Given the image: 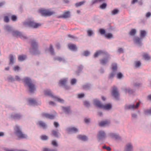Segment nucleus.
Listing matches in <instances>:
<instances>
[{"mask_svg": "<svg viewBox=\"0 0 151 151\" xmlns=\"http://www.w3.org/2000/svg\"><path fill=\"white\" fill-rule=\"evenodd\" d=\"M24 86L27 88L29 92L31 93H33L35 91L36 88L34 84L32 83L31 79L25 77L24 78Z\"/></svg>", "mask_w": 151, "mask_h": 151, "instance_id": "obj_1", "label": "nucleus"}, {"mask_svg": "<svg viewBox=\"0 0 151 151\" xmlns=\"http://www.w3.org/2000/svg\"><path fill=\"white\" fill-rule=\"evenodd\" d=\"M31 48L29 49V52L32 55H37L40 54V52L38 49V42L36 40H33L31 43Z\"/></svg>", "mask_w": 151, "mask_h": 151, "instance_id": "obj_2", "label": "nucleus"}, {"mask_svg": "<svg viewBox=\"0 0 151 151\" xmlns=\"http://www.w3.org/2000/svg\"><path fill=\"white\" fill-rule=\"evenodd\" d=\"M14 134L20 139L27 138V136L23 134L22 131L21 127L18 124H16L14 129Z\"/></svg>", "mask_w": 151, "mask_h": 151, "instance_id": "obj_3", "label": "nucleus"}, {"mask_svg": "<svg viewBox=\"0 0 151 151\" xmlns=\"http://www.w3.org/2000/svg\"><path fill=\"white\" fill-rule=\"evenodd\" d=\"M45 95L48 96L52 98L54 101H58L61 103H63L64 100L60 97L54 95L53 93L50 90H47L44 91Z\"/></svg>", "mask_w": 151, "mask_h": 151, "instance_id": "obj_4", "label": "nucleus"}, {"mask_svg": "<svg viewBox=\"0 0 151 151\" xmlns=\"http://www.w3.org/2000/svg\"><path fill=\"white\" fill-rule=\"evenodd\" d=\"M24 25L26 27H29L32 28L36 29L41 25L40 23H37L34 21L27 20L23 22Z\"/></svg>", "mask_w": 151, "mask_h": 151, "instance_id": "obj_5", "label": "nucleus"}, {"mask_svg": "<svg viewBox=\"0 0 151 151\" xmlns=\"http://www.w3.org/2000/svg\"><path fill=\"white\" fill-rule=\"evenodd\" d=\"M40 12L42 16L45 17L50 16L56 13L54 11H51L50 9H42L40 10Z\"/></svg>", "mask_w": 151, "mask_h": 151, "instance_id": "obj_6", "label": "nucleus"}, {"mask_svg": "<svg viewBox=\"0 0 151 151\" xmlns=\"http://www.w3.org/2000/svg\"><path fill=\"white\" fill-rule=\"evenodd\" d=\"M139 104V102H137L135 105L132 104H127L124 106V109L126 111H134L138 108Z\"/></svg>", "mask_w": 151, "mask_h": 151, "instance_id": "obj_7", "label": "nucleus"}, {"mask_svg": "<svg viewBox=\"0 0 151 151\" xmlns=\"http://www.w3.org/2000/svg\"><path fill=\"white\" fill-rule=\"evenodd\" d=\"M10 118L14 120H19L22 119L23 115L19 113H13L10 115Z\"/></svg>", "mask_w": 151, "mask_h": 151, "instance_id": "obj_8", "label": "nucleus"}, {"mask_svg": "<svg viewBox=\"0 0 151 151\" xmlns=\"http://www.w3.org/2000/svg\"><path fill=\"white\" fill-rule=\"evenodd\" d=\"M4 29L6 31L12 34L14 36L16 31L15 30L12 26L9 25H4Z\"/></svg>", "mask_w": 151, "mask_h": 151, "instance_id": "obj_9", "label": "nucleus"}, {"mask_svg": "<svg viewBox=\"0 0 151 151\" xmlns=\"http://www.w3.org/2000/svg\"><path fill=\"white\" fill-rule=\"evenodd\" d=\"M105 56V58H103L100 60V64L103 65H106L109 62V60L111 58L110 55L108 53Z\"/></svg>", "mask_w": 151, "mask_h": 151, "instance_id": "obj_10", "label": "nucleus"}, {"mask_svg": "<svg viewBox=\"0 0 151 151\" xmlns=\"http://www.w3.org/2000/svg\"><path fill=\"white\" fill-rule=\"evenodd\" d=\"M65 131L68 133H76L79 132V130L77 128L70 127L66 128Z\"/></svg>", "mask_w": 151, "mask_h": 151, "instance_id": "obj_11", "label": "nucleus"}, {"mask_svg": "<svg viewBox=\"0 0 151 151\" xmlns=\"http://www.w3.org/2000/svg\"><path fill=\"white\" fill-rule=\"evenodd\" d=\"M14 36H19L21 39L23 40H27L28 39V37L24 33L17 31H16Z\"/></svg>", "mask_w": 151, "mask_h": 151, "instance_id": "obj_12", "label": "nucleus"}, {"mask_svg": "<svg viewBox=\"0 0 151 151\" xmlns=\"http://www.w3.org/2000/svg\"><path fill=\"white\" fill-rule=\"evenodd\" d=\"M108 136L110 138L116 140H120L121 139V137L118 133H116L110 132Z\"/></svg>", "mask_w": 151, "mask_h": 151, "instance_id": "obj_13", "label": "nucleus"}, {"mask_svg": "<svg viewBox=\"0 0 151 151\" xmlns=\"http://www.w3.org/2000/svg\"><path fill=\"white\" fill-rule=\"evenodd\" d=\"M133 143L131 142H127L124 147V151H133Z\"/></svg>", "mask_w": 151, "mask_h": 151, "instance_id": "obj_14", "label": "nucleus"}, {"mask_svg": "<svg viewBox=\"0 0 151 151\" xmlns=\"http://www.w3.org/2000/svg\"><path fill=\"white\" fill-rule=\"evenodd\" d=\"M106 137V134L103 130L99 131L98 133V138L99 140H102Z\"/></svg>", "mask_w": 151, "mask_h": 151, "instance_id": "obj_15", "label": "nucleus"}, {"mask_svg": "<svg viewBox=\"0 0 151 151\" xmlns=\"http://www.w3.org/2000/svg\"><path fill=\"white\" fill-rule=\"evenodd\" d=\"M112 94L116 99L118 100L119 99V93L116 87H113Z\"/></svg>", "mask_w": 151, "mask_h": 151, "instance_id": "obj_16", "label": "nucleus"}, {"mask_svg": "<svg viewBox=\"0 0 151 151\" xmlns=\"http://www.w3.org/2000/svg\"><path fill=\"white\" fill-rule=\"evenodd\" d=\"M108 53L105 51L102 50H98L96 51L94 53L93 57L94 58H97L99 56L102 55H105Z\"/></svg>", "mask_w": 151, "mask_h": 151, "instance_id": "obj_17", "label": "nucleus"}, {"mask_svg": "<svg viewBox=\"0 0 151 151\" xmlns=\"http://www.w3.org/2000/svg\"><path fill=\"white\" fill-rule=\"evenodd\" d=\"M70 12L69 11H65L64 12L63 14L59 16L58 18L66 19L70 17Z\"/></svg>", "mask_w": 151, "mask_h": 151, "instance_id": "obj_18", "label": "nucleus"}, {"mask_svg": "<svg viewBox=\"0 0 151 151\" xmlns=\"http://www.w3.org/2000/svg\"><path fill=\"white\" fill-rule=\"evenodd\" d=\"M143 39L141 37H135L134 39V41L135 44H136L138 46H141L142 45V40Z\"/></svg>", "mask_w": 151, "mask_h": 151, "instance_id": "obj_19", "label": "nucleus"}, {"mask_svg": "<svg viewBox=\"0 0 151 151\" xmlns=\"http://www.w3.org/2000/svg\"><path fill=\"white\" fill-rule=\"evenodd\" d=\"M28 101L29 105H38L41 104V102L40 101L37 102L33 99H29Z\"/></svg>", "mask_w": 151, "mask_h": 151, "instance_id": "obj_20", "label": "nucleus"}, {"mask_svg": "<svg viewBox=\"0 0 151 151\" xmlns=\"http://www.w3.org/2000/svg\"><path fill=\"white\" fill-rule=\"evenodd\" d=\"M93 102V104L95 106L101 109L103 104L99 100L97 99H94Z\"/></svg>", "mask_w": 151, "mask_h": 151, "instance_id": "obj_21", "label": "nucleus"}, {"mask_svg": "<svg viewBox=\"0 0 151 151\" xmlns=\"http://www.w3.org/2000/svg\"><path fill=\"white\" fill-rule=\"evenodd\" d=\"M123 91L126 93H128L129 94H132L134 93L135 90L132 89L129 87L124 88L123 89Z\"/></svg>", "mask_w": 151, "mask_h": 151, "instance_id": "obj_22", "label": "nucleus"}, {"mask_svg": "<svg viewBox=\"0 0 151 151\" xmlns=\"http://www.w3.org/2000/svg\"><path fill=\"white\" fill-rule=\"evenodd\" d=\"M16 61V57L15 55L12 54L9 55V64L11 65H13Z\"/></svg>", "mask_w": 151, "mask_h": 151, "instance_id": "obj_23", "label": "nucleus"}, {"mask_svg": "<svg viewBox=\"0 0 151 151\" xmlns=\"http://www.w3.org/2000/svg\"><path fill=\"white\" fill-rule=\"evenodd\" d=\"M37 124L41 128H42L43 129H45L47 127V125L46 123L42 121H39L37 123Z\"/></svg>", "mask_w": 151, "mask_h": 151, "instance_id": "obj_24", "label": "nucleus"}, {"mask_svg": "<svg viewBox=\"0 0 151 151\" xmlns=\"http://www.w3.org/2000/svg\"><path fill=\"white\" fill-rule=\"evenodd\" d=\"M92 85L90 83H86L82 85L81 86L82 88L85 90H89L91 89Z\"/></svg>", "mask_w": 151, "mask_h": 151, "instance_id": "obj_25", "label": "nucleus"}, {"mask_svg": "<svg viewBox=\"0 0 151 151\" xmlns=\"http://www.w3.org/2000/svg\"><path fill=\"white\" fill-rule=\"evenodd\" d=\"M42 115L43 117H45L47 118L51 119H53L55 118V116L53 115L45 113H42Z\"/></svg>", "mask_w": 151, "mask_h": 151, "instance_id": "obj_26", "label": "nucleus"}, {"mask_svg": "<svg viewBox=\"0 0 151 151\" xmlns=\"http://www.w3.org/2000/svg\"><path fill=\"white\" fill-rule=\"evenodd\" d=\"M68 46L69 49L72 51H76L78 50V48L76 45L70 44Z\"/></svg>", "mask_w": 151, "mask_h": 151, "instance_id": "obj_27", "label": "nucleus"}, {"mask_svg": "<svg viewBox=\"0 0 151 151\" xmlns=\"http://www.w3.org/2000/svg\"><path fill=\"white\" fill-rule=\"evenodd\" d=\"M51 134L56 138H58L60 136V133L58 132V130H53L51 131Z\"/></svg>", "mask_w": 151, "mask_h": 151, "instance_id": "obj_28", "label": "nucleus"}, {"mask_svg": "<svg viewBox=\"0 0 151 151\" xmlns=\"http://www.w3.org/2000/svg\"><path fill=\"white\" fill-rule=\"evenodd\" d=\"M87 34L88 36L91 37L94 35V31L91 28H88L86 30Z\"/></svg>", "mask_w": 151, "mask_h": 151, "instance_id": "obj_29", "label": "nucleus"}, {"mask_svg": "<svg viewBox=\"0 0 151 151\" xmlns=\"http://www.w3.org/2000/svg\"><path fill=\"white\" fill-rule=\"evenodd\" d=\"M68 78H65L60 80L59 81V83L62 86H65L68 81Z\"/></svg>", "mask_w": 151, "mask_h": 151, "instance_id": "obj_30", "label": "nucleus"}, {"mask_svg": "<svg viewBox=\"0 0 151 151\" xmlns=\"http://www.w3.org/2000/svg\"><path fill=\"white\" fill-rule=\"evenodd\" d=\"M78 138L81 140L85 141L88 140V137L85 135H79L77 137Z\"/></svg>", "mask_w": 151, "mask_h": 151, "instance_id": "obj_31", "label": "nucleus"}, {"mask_svg": "<svg viewBox=\"0 0 151 151\" xmlns=\"http://www.w3.org/2000/svg\"><path fill=\"white\" fill-rule=\"evenodd\" d=\"M112 108V106L111 104H107L104 105H102V107L101 109L106 110H109L111 109Z\"/></svg>", "mask_w": 151, "mask_h": 151, "instance_id": "obj_32", "label": "nucleus"}, {"mask_svg": "<svg viewBox=\"0 0 151 151\" xmlns=\"http://www.w3.org/2000/svg\"><path fill=\"white\" fill-rule=\"evenodd\" d=\"M142 56L145 61H150L151 60V57L147 54L144 53L142 55Z\"/></svg>", "mask_w": 151, "mask_h": 151, "instance_id": "obj_33", "label": "nucleus"}, {"mask_svg": "<svg viewBox=\"0 0 151 151\" xmlns=\"http://www.w3.org/2000/svg\"><path fill=\"white\" fill-rule=\"evenodd\" d=\"M140 32V37L142 39L145 38L147 34V32L145 30H141Z\"/></svg>", "mask_w": 151, "mask_h": 151, "instance_id": "obj_34", "label": "nucleus"}, {"mask_svg": "<svg viewBox=\"0 0 151 151\" xmlns=\"http://www.w3.org/2000/svg\"><path fill=\"white\" fill-rule=\"evenodd\" d=\"M62 110L66 114H69L70 112V108L69 107H63Z\"/></svg>", "mask_w": 151, "mask_h": 151, "instance_id": "obj_35", "label": "nucleus"}, {"mask_svg": "<svg viewBox=\"0 0 151 151\" xmlns=\"http://www.w3.org/2000/svg\"><path fill=\"white\" fill-rule=\"evenodd\" d=\"M141 65V63L139 61L134 62V67L136 68H139Z\"/></svg>", "mask_w": 151, "mask_h": 151, "instance_id": "obj_36", "label": "nucleus"}, {"mask_svg": "<svg viewBox=\"0 0 151 151\" xmlns=\"http://www.w3.org/2000/svg\"><path fill=\"white\" fill-rule=\"evenodd\" d=\"M54 60H57L60 62H65V59L64 58H62L59 56L54 57Z\"/></svg>", "mask_w": 151, "mask_h": 151, "instance_id": "obj_37", "label": "nucleus"}, {"mask_svg": "<svg viewBox=\"0 0 151 151\" xmlns=\"http://www.w3.org/2000/svg\"><path fill=\"white\" fill-rule=\"evenodd\" d=\"M110 124V122L107 121L101 122L99 123V126H108Z\"/></svg>", "mask_w": 151, "mask_h": 151, "instance_id": "obj_38", "label": "nucleus"}, {"mask_svg": "<svg viewBox=\"0 0 151 151\" xmlns=\"http://www.w3.org/2000/svg\"><path fill=\"white\" fill-rule=\"evenodd\" d=\"M137 33V30L135 29H132L129 32V35L131 36H134Z\"/></svg>", "mask_w": 151, "mask_h": 151, "instance_id": "obj_39", "label": "nucleus"}, {"mask_svg": "<svg viewBox=\"0 0 151 151\" xmlns=\"http://www.w3.org/2000/svg\"><path fill=\"white\" fill-rule=\"evenodd\" d=\"M86 2L85 0H83L81 1L78 2L75 4V5L76 7H78L79 6L83 5Z\"/></svg>", "mask_w": 151, "mask_h": 151, "instance_id": "obj_40", "label": "nucleus"}, {"mask_svg": "<svg viewBox=\"0 0 151 151\" xmlns=\"http://www.w3.org/2000/svg\"><path fill=\"white\" fill-rule=\"evenodd\" d=\"M111 68L112 71L117 72V64L116 63H114L111 65Z\"/></svg>", "mask_w": 151, "mask_h": 151, "instance_id": "obj_41", "label": "nucleus"}, {"mask_svg": "<svg viewBox=\"0 0 151 151\" xmlns=\"http://www.w3.org/2000/svg\"><path fill=\"white\" fill-rule=\"evenodd\" d=\"M14 77L11 75H9L7 77V79L8 82H13L15 81Z\"/></svg>", "mask_w": 151, "mask_h": 151, "instance_id": "obj_42", "label": "nucleus"}, {"mask_svg": "<svg viewBox=\"0 0 151 151\" xmlns=\"http://www.w3.org/2000/svg\"><path fill=\"white\" fill-rule=\"evenodd\" d=\"M26 56L24 55H21L18 56V60L19 61H22L25 60Z\"/></svg>", "mask_w": 151, "mask_h": 151, "instance_id": "obj_43", "label": "nucleus"}, {"mask_svg": "<svg viewBox=\"0 0 151 151\" xmlns=\"http://www.w3.org/2000/svg\"><path fill=\"white\" fill-rule=\"evenodd\" d=\"M105 37L108 39H110L113 38V34L111 33H108L106 34L104 36Z\"/></svg>", "mask_w": 151, "mask_h": 151, "instance_id": "obj_44", "label": "nucleus"}, {"mask_svg": "<svg viewBox=\"0 0 151 151\" xmlns=\"http://www.w3.org/2000/svg\"><path fill=\"white\" fill-rule=\"evenodd\" d=\"M119 12V10L117 9H115L112 11L111 14L114 15L118 14Z\"/></svg>", "mask_w": 151, "mask_h": 151, "instance_id": "obj_45", "label": "nucleus"}, {"mask_svg": "<svg viewBox=\"0 0 151 151\" xmlns=\"http://www.w3.org/2000/svg\"><path fill=\"white\" fill-rule=\"evenodd\" d=\"M49 50L50 54L52 55H54L55 54L54 51V49L53 48V46L52 45H50L49 48Z\"/></svg>", "mask_w": 151, "mask_h": 151, "instance_id": "obj_46", "label": "nucleus"}, {"mask_svg": "<svg viewBox=\"0 0 151 151\" xmlns=\"http://www.w3.org/2000/svg\"><path fill=\"white\" fill-rule=\"evenodd\" d=\"M116 77L117 79H121L123 78L124 76L121 73L118 72L117 73Z\"/></svg>", "mask_w": 151, "mask_h": 151, "instance_id": "obj_47", "label": "nucleus"}, {"mask_svg": "<svg viewBox=\"0 0 151 151\" xmlns=\"http://www.w3.org/2000/svg\"><path fill=\"white\" fill-rule=\"evenodd\" d=\"M116 73V72L112 71L109 74V78L110 79H112Z\"/></svg>", "mask_w": 151, "mask_h": 151, "instance_id": "obj_48", "label": "nucleus"}, {"mask_svg": "<svg viewBox=\"0 0 151 151\" xmlns=\"http://www.w3.org/2000/svg\"><path fill=\"white\" fill-rule=\"evenodd\" d=\"M15 81H17L18 82H20L22 81H23L24 82V79H22L19 76H16L14 77Z\"/></svg>", "mask_w": 151, "mask_h": 151, "instance_id": "obj_49", "label": "nucleus"}, {"mask_svg": "<svg viewBox=\"0 0 151 151\" xmlns=\"http://www.w3.org/2000/svg\"><path fill=\"white\" fill-rule=\"evenodd\" d=\"M124 50L123 48L120 47H118L117 52L119 54H121L123 53L124 52Z\"/></svg>", "mask_w": 151, "mask_h": 151, "instance_id": "obj_50", "label": "nucleus"}, {"mask_svg": "<svg viewBox=\"0 0 151 151\" xmlns=\"http://www.w3.org/2000/svg\"><path fill=\"white\" fill-rule=\"evenodd\" d=\"M99 32L100 34L102 35H104L105 36L106 34V31L105 29H99Z\"/></svg>", "mask_w": 151, "mask_h": 151, "instance_id": "obj_51", "label": "nucleus"}, {"mask_svg": "<svg viewBox=\"0 0 151 151\" xmlns=\"http://www.w3.org/2000/svg\"><path fill=\"white\" fill-rule=\"evenodd\" d=\"M107 4L106 3H103L100 6V8L102 9H105L107 6Z\"/></svg>", "mask_w": 151, "mask_h": 151, "instance_id": "obj_52", "label": "nucleus"}, {"mask_svg": "<svg viewBox=\"0 0 151 151\" xmlns=\"http://www.w3.org/2000/svg\"><path fill=\"white\" fill-rule=\"evenodd\" d=\"M84 105L87 107H89L90 106V104L89 102L88 101H83Z\"/></svg>", "mask_w": 151, "mask_h": 151, "instance_id": "obj_53", "label": "nucleus"}, {"mask_svg": "<svg viewBox=\"0 0 151 151\" xmlns=\"http://www.w3.org/2000/svg\"><path fill=\"white\" fill-rule=\"evenodd\" d=\"M13 69L14 71L18 72L20 70V68L18 66L16 65L14 66Z\"/></svg>", "mask_w": 151, "mask_h": 151, "instance_id": "obj_54", "label": "nucleus"}, {"mask_svg": "<svg viewBox=\"0 0 151 151\" xmlns=\"http://www.w3.org/2000/svg\"><path fill=\"white\" fill-rule=\"evenodd\" d=\"M51 144L54 147H56L58 146V145L56 141L55 140L52 141Z\"/></svg>", "mask_w": 151, "mask_h": 151, "instance_id": "obj_55", "label": "nucleus"}, {"mask_svg": "<svg viewBox=\"0 0 151 151\" xmlns=\"http://www.w3.org/2000/svg\"><path fill=\"white\" fill-rule=\"evenodd\" d=\"M90 54V52L88 50H86L83 52V55L84 56H88Z\"/></svg>", "mask_w": 151, "mask_h": 151, "instance_id": "obj_56", "label": "nucleus"}, {"mask_svg": "<svg viewBox=\"0 0 151 151\" xmlns=\"http://www.w3.org/2000/svg\"><path fill=\"white\" fill-rule=\"evenodd\" d=\"M83 68V66L82 65H80L78 68V71L76 72V73L78 75H79L78 73L82 70Z\"/></svg>", "mask_w": 151, "mask_h": 151, "instance_id": "obj_57", "label": "nucleus"}, {"mask_svg": "<svg viewBox=\"0 0 151 151\" xmlns=\"http://www.w3.org/2000/svg\"><path fill=\"white\" fill-rule=\"evenodd\" d=\"M144 113L146 115L151 114V110H146L144 111Z\"/></svg>", "mask_w": 151, "mask_h": 151, "instance_id": "obj_58", "label": "nucleus"}, {"mask_svg": "<svg viewBox=\"0 0 151 151\" xmlns=\"http://www.w3.org/2000/svg\"><path fill=\"white\" fill-rule=\"evenodd\" d=\"M42 151H55L52 149H50L47 148H44L42 149Z\"/></svg>", "mask_w": 151, "mask_h": 151, "instance_id": "obj_59", "label": "nucleus"}, {"mask_svg": "<svg viewBox=\"0 0 151 151\" xmlns=\"http://www.w3.org/2000/svg\"><path fill=\"white\" fill-rule=\"evenodd\" d=\"M91 119L90 118H85L84 119L85 122L86 124H88L90 122Z\"/></svg>", "mask_w": 151, "mask_h": 151, "instance_id": "obj_60", "label": "nucleus"}, {"mask_svg": "<svg viewBox=\"0 0 151 151\" xmlns=\"http://www.w3.org/2000/svg\"><path fill=\"white\" fill-rule=\"evenodd\" d=\"M76 83V80L75 78H73L71 81V84L72 85L75 84Z\"/></svg>", "mask_w": 151, "mask_h": 151, "instance_id": "obj_61", "label": "nucleus"}, {"mask_svg": "<svg viewBox=\"0 0 151 151\" xmlns=\"http://www.w3.org/2000/svg\"><path fill=\"white\" fill-rule=\"evenodd\" d=\"M151 16V13L150 12H148L145 14V17L147 18H149Z\"/></svg>", "mask_w": 151, "mask_h": 151, "instance_id": "obj_62", "label": "nucleus"}, {"mask_svg": "<svg viewBox=\"0 0 151 151\" xmlns=\"http://www.w3.org/2000/svg\"><path fill=\"white\" fill-rule=\"evenodd\" d=\"M85 96V94L84 93L78 94V97L79 99H81L83 98Z\"/></svg>", "mask_w": 151, "mask_h": 151, "instance_id": "obj_63", "label": "nucleus"}, {"mask_svg": "<svg viewBox=\"0 0 151 151\" xmlns=\"http://www.w3.org/2000/svg\"><path fill=\"white\" fill-rule=\"evenodd\" d=\"M48 138V137L46 135H42L41 136V139L42 140H47Z\"/></svg>", "mask_w": 151, "mask_h": 151, "instance_id": "obj_64", "label": "nucleus"}]
</instances>
